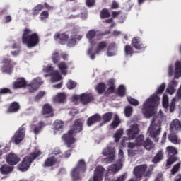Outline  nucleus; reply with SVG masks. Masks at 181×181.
<instances>
[{"instance_id": "obj_1", "label": "nucleus", "mask_w": 181, "mask_h": 181, "mask_svg": "<svg viewBox=\"0 0 181 181\" xmlns=\"http://www.w3.org/2000/svg\"><path fill=\"white\" fill-rule=\"evenodd\" d=\"M166 88V84L162 83L158 88L156 95H151L143 105L142 112L146 117H152L155 114V108L159 105L160 98L158 94H162Z\"/></svg>"}, {"instance_id": "obj_2", "label": "nucleus", "mask_w": 181, "mask_h": 181, "mask_svg": "<svg viewBox=\"0 0 181 181\" xmlns=\"http://www.w3.org/2000/svg\"><path fill=\"white\" fill-rule=\"evenodd\" d=\"M81 131H83V122H81V119H76L71 130L62 136V139L68 148H70L71 145H73L76 142V139L73 137L74 134L81 132Z\"/></svg>"}, {"instance_id": "obj_3", "label": "nucleus", "mask_w": 181, "mask_h": 181, "mask_svg": "<svg viewBox=\"0 0 181 181\" xmlns=\"http://www.w3.org/2000/svg\"><path fill=\"white\" fill-rule=\"evenodd\" d=\"M30 33H32V30H30V29L26 28L24 30V33L22 35L23 44L26 45L29 49H32V47H36V46L40 42L39 35L37 33H33L32 34Z\"/></svg>"}, {"instance_id": "obj_4", "label": "nucleus", "mask_w": 181, "mask_h": 181, "mask_svg": "<svg viewBox=\"0 0 181 181\" xmlns=\"http://www.w3.org/2000/svg\"><path fill=\"white\" fill-rule=\"evenodd\" d=\"M40 155H42V152H40V151L30 153L28 156L23 158L20 164H18V170H21V172H26V170L30 168V165H32L33 160L37 159V158H39Z\"/></svg>"}, {"instance_id": "obj_5", "label": "nucleus", "mask_w": 181, "mask_h": 181, "mask_svg": "<svg viewBox=\"0 0 181 181\" xmlns=\"http://www.w3.org/2000/svg\"><path fill=\"white\" fill-rule=\"evenodd\" d=\"M161 124L162 122H160L156 117H153L151 124L148 128V134L149 136L153 139L154 142H158V141H159L158 136L160 135V130L162 129L160 127Z\"/></svg>"}, {"instance_id": "obj_6", "label": "nucleus", "mask_w": 181, "mask_h": 181, "mask_svg": "<svg viewBox=\"0 0 181 181\" xmlns=\"http://www.w3.org/2000/svg\"><path fill=\"white\" fill-rule=\"evenodd\" d=\"M26 135V127L25 124H23L18 128V129L14 133L13 136L11 137V142L15 144V145H19L25 139Z\"/></svg>"}, {"instance_id": "obj_7", "label": "nucleus", "mask_w": 181, "mask_h": 181, "mask_svg": "<svg viewBox=\"0 0 181 181\" xmlns=\"http://www.w3.org/2000/svg\"><path fill=\"white\" fill-rule=\"evenodd\" d=\"M166 152L168 157L166 161V168L169 169L170 165H173L177 160V156H176L177 155V149H176V147L169 146L166 148Z\"/></svg>"}, {"instance_id": "obj_8", "label": "nucleus", "mask_w": 181, "mask_h": 181, "mask_svg": "<svg viewBox=\"0 0 181 181\" xmlns=\"http://www.w3.org/2000/svg\"><path fill=\"white\" fill-rule=\"evenodd\" d=\"M107 47V42L102 41L98 44L96 50L94 51V46H91L87 51V54L90 56L91 60L95 59V54H100V52H103Z\"/></svg>"}, {"instance_id": "obj_9", "label": "nucleus", "mask_w": 181, "mask_h": 181, "mask_svg": "<svg viewBox=\"0 0 181 181\" xmlns=\"http://www.w3.org/2000/svg\"><path fill=\"white\" fill-rule=\"evenodd\" d=\"M3 66L1 67V71L3 73H6L7 74H11L13 71V67L16 66V62H13L12 59L4 58L3 59Z\"/></svg>"}, {"instance_id": "obj_10", "label": "nucleus", "mask_w": 181, "mask_h": 181, "mask_svg": "<svg viewBox=\"0 0 181 181\" xmlns=\"http://www.w3.org/2000/svg\"><path fill=\"white\" fill-rule=\"evenodd\" d=\"M103 156H107L106 160L107 163H112V162L115 159V148L112 146H108L105 148L103 151Z\"/></svg>"}, {"instance_id": "obj_11", "label": "nucleus", "mask_w": 181, "mask_h": 181, "mask_svg": "<svg viewBox=\"0 0 181 181\" xmlns=\"http://www.w3.org/2000/svg\"><path fill=\"white\" fill-rule=\"evenodd\" d=\"M139 126L138 124H132L129 129L126 130L127 136L128 139L130 140L135 139L136 138V135L139 134Z\"/></svg>"}, {"instance_id": "obj_12", "label": "nucleus", "mask_w": 181, "mask_h": 181, "mask_svg": "<svg viewBox=\"0 0 181 181\" xmlns=\"http://www.w3.org/2000/svg\"><path fill=\"white\" fill-rule=\"evenodd\" d=\"M131 45L136 50H145L148 46L141 40L139 37H134L132 40Z\"/></svg>"}, {"instance_id": "obj_13", "label": "nucleus", "mask_w": 181, "mask_h": 181, "mask_svg": "<svg viewBox=\"0 0 181 181\" xmlns=\"http://www.w3.org/2000/svg\"><path fill=\"white\" fill-rule=\"evenodd\" d=\"M42 84H43L42 79L40 78H36L28 85V88L30 93H35V91H36V90H37V88H39Z\"/></svg>"}, {"instance_id": "obj_14", "label": "nucleus", "mask_w": 181, "mask_h": 181, "mask_svg": "<svg viewBox=\"0 0 181 181\" xmlns=\"http://www.w3.org/2000/svg\"><path fill=\"white\" fill-rule=\"evenodd\" d=\"M105 169L103 166H98L95 168L93 175V181H103V176ZM88 181H93V180H89Z\"/></svg>"}, {"instance_id": "obj_15", "label": "nucleus", "mask_w": 181, "mask_h": 181, "mask_svg": "<svg viewBox=\"0 0 181 181\" xmlns=\"http://www.w3.org/2000/svg\"><path fill=\"white\" fill-rule=\"evenodd\" d=\"M95 98H94V95L91 93H84L81 94V103L83 105H87V104H90V103H93Z\"/></svg>"}, {"instance_id": "obj_16", "label": "nucleus", "mask_w": 181, "mask_h": 181, "mask_svg": "<svg viewBox=\"0 0 181 181\" xmlns=\"http://www.w3.org/2000/svg\"><path fill=\"white\" fill-rule=\"evenodd\" d=\"M6 160L8 165L11 166H15V165H18L19 162H21V158L18 157V155L13 153H10L6 158Z\"/></svg>"}, {"instance_id": "obj_17", "label": "nucleus", "mask_w": 181, "mask_h": 181, "mask_svg": "<svg viewBox=\"0 0 181 181\" xmlns=\"http://www.w3.org/2000/svg\"><path fill=\"white\" fill-rule=\"evenodd\" d=\"M170 131L173 134H177L181 131V122L180 119H175L170 122Z\"/></svg>"}, {"instance_id": "obj_18", "label": "nucleus", "mask_w": 181, "mask_h": 181, "mask_svg": "<svg viewBox=\"0 0 181 181\" xmlns=\"http://www.w3.org/2000/svg\"><path fill=\"white\" fill-rule=\"evenodd\" d=\"M146 165H141L135 167L134 170V175L137 179H141L144 175H145V172H146Z\"/></svg>"}, {"instance_id": "obj_19", "label": "nucleus", "mask_w": 181, "mask_h": 181, "mask_svg": "<svg viewBox=\"0 0 181 181\" xmlns=\"http://www.w3.org/2000/svg\"><path fill=\"white\" fill-rule=\"evenodd\" d=\"M28 86V83L25 78H18L13 83V90H18L19 88H24Z\"/></svg>"}, {"instance_id": "obj_20", "label": "nucleus", "mask_w": 181, "mask_h": 181, "mask_svg": "<svg viewBox=\"0 0 181 181\" xmlns=\"http://www.w3.org/2000/svg\"><path fill=\"white\" fill-rule=\"evenodd\" d=\"M107 83L109 88L105 90V95L108 97L110 94H114V93H115V80L114 78H110L107 80Z\"/></svg>"}, {"instance_id": "obj_21", "label": "nucleus", "mask_w": 181, "mask_h": 181, "mask_svg": "<svg viewBox=\"0 0 181 181\" xmlns=\"http://www.w3.org/2000/svg\"><path fill=\"white\" fill-rule=\"evenodd\" d=\"M42 115H46V118H49V117H54V114L53 113V107L49 104H45L42 107Z\"/></svg>"}, {"instance_id": "obj_22", "label": "nucleus", "mask_w": 181, "mask_h": 181, "mask_svg": "<svg viewBox=\"0 0 181 181\" xmlns=\"http://www.w3.org/2000/svg\"><path fill=\"white\" fill-rule=\"evenodd\" d=\"M101 121V116L100 114L96 113L92 116H90L86 122L88 127H92L94 124H97V122H100Z\"/></svg>"}, {"instance_id": "obj_23", "label": "nucleus", "mask_w": 181, "mask_h": 181, "mask_svg": "<svg viewBox=\"0 0 181 181\" xmlns=\"http://www.w3.org/2000/svg\"><path fill=\"white\" fill-rule=\"evenodd\" d=\"M122 163L117 161V163H114L108 167L107 172L108 173H118V171L122 169Z\"/></svg>"}, {"instance_id": "obj_24", "label": "nucleus", "mask_w": 181, "mask_h": 181, "mask_svg": "<svg viewBox=\"0 0 181 181\" xmlns=\"http://www.w3.org/2000/svg\"><path fill=\"white\" fill-rule=\"evenodd\" d=\"M97 36V32L95 30H89L86 34V37L89 40V43L91 46H95L97 44V42L94 40V37Z\"/></svg>"}, {"instance_id": "obj_25", "label": "nucleus", "mask_w": 181, "mask_h": 181, "mask_svg": "<svg viewBox=\"0 0 181 181\" xmlns=\"http://www.w3.org/2000/svg\"><path fill=\"white\" fill-rule=\"evenodd\" d=\"M21 110V105L18 102H13L10 104L7 109V114H14Z\"/></svg>"}, {"instance_id": "obj_26", "label": "nucleus", "mask_w": 181, "mask_h": 181, "mask_svg": "<svg viewBox=\"0 0 181 181\" xmlns=\"http://www.w3.org/2000/svg\"><path fill=\"white\" fill-rule=\"evenodd\" d=\"M56 163H57V158L55 156H49L45 160L42 166L43 168H50V166H54Z\"/></svg>"}, {"instance_id": "obj_27", "label": "nucleus", "mask_w": 181, "mask_h": 181, "mask_svg": "<svg viewBox=\"0 0 181 181\" xmlns=\"http://www.w3.org/2000/svg\"><path fill=\"white\" fill-rule=\"evenodd\" d=\"M33 127L35 135H39V133L42 132V129L46 127V124L43 121H40L37 124H34Z\"/></svg>"}, {"instance_id": "obj_28", "label": "nucleus", "mask_w": 181, "mask_h": 181, "mask_svg": "<svg viewBox=\"0 0 181 181\" xmlns=\"http://www.w3.org/2000/svg\"><path fill=\"white\" fill-rule=\"evenodd\" d=\"M115 52H117V44H115V42H112L108 45L107 49V56L109 57L115 56Z\"/></svg>"}, {"instance_id": "obj_29", "label": "nucleus", "mask_w": 181, "mask_h": 181, "mask_svg": "<svg viewBox=\"0 0 181 181\" xmlns=\"http://www.w3.org/2000/svg\"><path fill=\"white\" fill-rule=\"evenodd\" d=\"M177 86V81L176 80H173L168 85V87L166 89V92L168 94H174L175 91H176V86Z\"/></svg>"}, {"instance_id": "obj_30", "label": "nucleus", "mask_w": 181, "mask_h": 181, "mask_svg": "<svg viewBox=\"0 0 181 181\" xmlns=\"http://www.w3.org/2000/svg\"><path fill=\"white\" fill-rule=\"evenodd\" d=\"M143 146L144 147V149H146L147 151H151V149H153V148H155V144L149 137H147L144 141Z\"/></svg>"}, {"instance_id": "obj_31", "label": "nucleus", "mask_w": 181, "mask_h": 181, "mask_svg": "<svg viewBox=\"0 0 181 181\" xmlns=\"http://www.w3.org/2000/svg\"><path fill=\"white\" fill-rule=\"evenodd\" d=\"M177 133H170L168 135V140L172 144H174V145H179L180 144L181 141L179 139V137L177 135H176Z\"/></svg>"}, {"instance_id": "obj_32", "label": "nucleus", "mask_w": 181, "mask_h": 181, "mask_svg": "<svg viewBox=\"0 0 181 181\" xmlns=\"http://www.w3.org/2000/svg\"><path fill=\"white\" fill-rule=\"evenodd\" d=\"M83 173L87 170V165H86V161L83 159H81L78 161L76 166L75 167Z\"/></svg>"}, {"instance_id": "obj_33", "label": "nucleus", "mask_w": 181, "mask_h": 181, "mask_svg": "<svg viewBox=\"0 0 181 181\" xmlns=\"http://www.w3.org/2000/svg\"><path fill=\"white\" fill-rule=\"evenodd\" d=\"M13 170V168L8 165H3L0 168L1 175H9Z\"/></svg>"}, {"instance_id": "obj_34", "label": "nucleus", "mask_w": 181, "mask_h": 181, "mask_svg": "<svg viewBox=\"0 0 181 181\" xmlns=\"http://www.w3.org/2000/svg\"><path fill=\"white\" fill-rule=\"evenodd\" d=\"M81 171L78 170L77 168H74L71 171V177L72 178V180H79L80 179V173Z\"/></svg>"}, {"instance_id": "obj_35", "label": "nucleus", "mask_w": 181, "mask_h": 181, "mask_svg": "<svg viewBox=\"0 0 181 181\" xmlns=\"http://www.w3.org/2000/svg\"><path fill=\"white\" fill-rule=\"evenodd\" d=\"M115 94H117L118 97H125V94H127V88H125V86H119L117 90L115 92Z\"/></svg>"}, {"instance_id": "obj_36", "label": "nucleus", "mask_w": 181, "mask_h": 181, "mask_svg": "<svg viewBox=\"0 0 181 181\" xmlns=\"http://www.w3.org/2000/svg\"><path fill=\"white\" fill-rule=\"evenodd\" d=\"M124 50L125 56H130V57H132V56L135 53L133 47L129 45H125Z\"/></svg>"}, {"instance_id": "obj_37", "label": "nucleus", "mask_w": 181, "mask_h": 181, "mask_svg": "<svg viewBox=\"0 0 181 181\" xmlns=\"http://www.w3.org/2000/svg\"><path fill=\"white\" fill-rule=\"evenodd\" d=\"M51 80L52 81L56 82V81H60V80L62 79V75H60V72H59V71L56 70V71H53L52 72H51Z\"/></svg>"}, {"instance_id": "obj_38", "label": "nucleus", "mask_w": 181, "mask_h": 181, "mask_svg": "<svg viewBox=\"0 0 181 181\" xmlns=\"http://www.w3.org/2000/svg\"><path fill=\"white\" fill-rule=\"evenodd\" d=\"M163 159V151L159 150L153 158V163H158Z\"/></svg>"}, {"instance_id": "obj_39", "label": "nucleus", "mask_w": 181, "mask_h": 181, "mask_svg": "<svg viewBox=\"0 0 181 181\" xmlns=\"http://www.w3.org/2000/svg\"><path fill=\"white\" fill-rule=\"evenodd\" d=\"M58 65V68L60 70L62 74H67V69L69 67L67 66V64L64 62H62L59 64H57Z\"/></svg>"}, {"instance_id": "obj_40", "label": "nucleus", "mask_w": 181, "mask_h": 181, "mask_svg": "<svg viewBox=\"0 0 181 181\" xmlns=\"http://www.w3.org/2000/svg\"><path fill=\"white\" fill-rule=\"evenodd\" d=\"M105 88L106 86L104 82H100L95 86V90L98 94H103V93L105 91Z\"/></svg>"}, {"instance_id": "obj_41", "label": "nucleus", "mask_w": 181, "mask_h": 181, "mask_svg": "<svg viewBox=\"0 0 181 181\" xmlns=\"http://www.w3.org/2000/svg\"><path fill=\"white\" fill-rule=\"evenodd\" d=\"M55 103H64L66 101V94L63 93H58L57 95L54 98Z\"/></svg>"}, {"instance_id": "obj_42", "label": "nucleus", "mask_w": 181, "mask_h": 181, "mask_svg": "<svg viewBox=\"0 0 181 181\" xmlns=\"http://www.w3.org/2000/svg\"><path fill=\"white\" fill-rule=\"evenodd\" d=\"M122 135H124V129H117L114 135L115 142H119Z\"/></svg>"}, {"instance_id": "obj_43", "label": "nucleus", "mask_w": 181, "mask_h": 181, "mask_svg": "<svg viewBox=\"0 0 181 181\" xmlns=\"http://www.w3.org/2000/svg\"><path fill=\"white\" fill-rule=\"evenodd\" d=\"M52 59L54 64H59V62L62 59V56H60V54H59V52H54L52 55Z\"/></svg>"}, {"instance_id": "obj_44", "label": "nucleus", "mask_w": 181, "mask_h": 181, "mask_svg": "<svg viewBox=\"0 0 181 181\" xmlns=\"http://www.w3.org/2000/svg\"><path fill=\"white\" fill-rule=\"evenodd\" d=\"M44 6L43 4H37L33 8V13L32 14L34 16H37L39 13H40V11L43 9Z\"/></svg>"}, {"instance_id": "obj_45", "label": "nucleus", "mask_w": 181, "mask_h": 181, "mask_svg": "<svg viewBox=\"0 0 181 181\" xmlns=\"http://www.w3.org/2000/svg\"><path fill=\"white\" fill-rule=\"evenodd\" d=\"M64 122L62 120H56L54 123V129H56L57 131H60V129H63V127H64Z\"/></svg>"}, {"instance_id": "obj_46", "label": "nucleus", "mask_w": 181, "mask_h": 181, "mask_svg": "<svg viewBox=\"0 0 181 181\" xmlns=\"http://www.w3.org/2000/svg\"><path fill=\"white\" fill-rule=\"evenodd\" d=\"M136 145L138 146H143L144 143L145 142V139L144 137V135L140 134L139 135L135 140Z\"/></svg>"}, {"instance_id": "obj_47", "label": "nucleus", "mask_w": 181, "mask_h": 181, "mask_svg": "<svg viewBox=\"0 0 181 181\" xmlns=\"http://www.w3.org/2000/svg\"><path fill=\"white\" fill-rule=\"evenodd\" d=\"M119 124H121V120H119V117H118V115H115V119L110 124V127L115 129V128H118Z\"/></svg>"}, {"instance_id": "obj_48", "label": "nucleus", "mask_w": 181, "mask_h": 181, "mask_svg": "<svg viewBox=\"0 0 181 181\" xmlns=\"http://www.w3.org/2000/svg\"><path fill=\"white\" fill-rule=\"evenodd\" d=\"M124 115L125 117H129L131 115H132V112H134V109L132 106L127 105L124 107Z\"/></svg>"}, {"instance_id": "obj_49", "label": "nucleus", "mask_w": 181, "mask_h": 181, "mask_svg": "<svg viewBox=\"0 0 181 181\" xmlns=\"http://www.w3.org/2000/svg\"><path fill=\"white\" fill-rule=\"evenodd\" d=\"M102 118H103V122H105V124H107V122H110V121H111V119H112V112L105 113L103 115Z\"/></svg>"}, {"instance_id": "obj_50", "label": "nucleus", "mask_w": 181, "mask_h": 181, "mask_svg": "<svg viewBox=\"0 0 181 181\" xmlns=\"http://www.w3.org/2000/svg\"><path fill=\"white\" fill-rule=\"evenodd\" d=\"M111 16V14H110V11H108V9L103 8L100 11V18L101 19H105V18H110Z\"/></svg>"}, {"instance_id": "obj_51", "label": "nucleus", "mask_w": 181, "mask_h": 181, "mask_svg": "<svg viewBox=\"0 0 181 181\" xmlns=\"http://www.w3.org/2000/svg\"><path fill=\"white\" fill-rule=\"evenodd\" d=\"M66 87L68 90H73L77 87V82H74L73 80L70 79L66 83Z\"/></svg>"}, {"instance_id": "obj_52", "label": "nucleus", "mask_w": 181, "mask_h": 181, "mask_svg": "<svg viewBox=\"0 0 181 181\" xmlns=\"http://www.w3.org/2000/svg\"><path fill=\"white\" fill-rule=\"evenodd\" d=\"M69 40V35L66 33L61 34V37L59 39L60 45H66V42Z\"/></svg>"}, {"instance_id": "obj_53", "label": "nucleus", "mask_w": 181, "mask_h": 181, "mask_svg": "<svg viewBox=\"0 0 181 181\" xmlns=\"http://www.w3.org/2000/svg\"><path fill=\"white\" fill-rule=\"evenodd\" d=\"M127 148H131L133 151H135L136 153L139 152V146L136 145L135 143L129 142L128 144Z\"/></svg>"}, {"instance_id": "obj_54", "label": "nucleus", "mask_w": 181, "mask_h": 181, "mask_svg": "<svg viewBox=\"0 0 181 181\" xmlns=\"http://www.w3.org/2000/svg\"><path fill=\"white\" fill-rule=\"evenodd\" d=\"M180 169V163H178L176 165H175L171 169V175H173V176H175V175H176V173L179 172Z\"/></svg>"}, {"instance_id": "obj_55", "label": "nucleus", "mask_w": 181, "mask_h": 181, "mask_svg": "<svg viewBox=\"0 0 181 181\" xmlns=\"http://www.w3.org/2000/svg\"><path fill=\"white\" fill-rule=\"evenodd\" d=\"M44 95H46V92L43 90L40 91L34 98V101H40Z\"/></svg>"}, {"instance_id": "obj_56", "label": "nucleus", "mask_w": 181, "mask_h": 181, "mask_svg": "<svg viewBox=\"0 0 181 181\" xmlns=\"http://www.w3.org/2000/svg\"><path fill=\"white\" fill-rule=\"evenodd\" d=\"M163 107L164 108H168V107H169V98L165 94L163 96Z\"/></svg>"}, {"instance_id": "obj_57", "label": "nucleus", "mask_w": 181, "mask_h": 181, "mask_svg": "<svg viewBox=\"0 0 181 181\" xmlns=\"http://www.w3.org/2000/svg\"><path fill=\"white\" fill-rule=\"evenodd\" d=\"M127 101L129 103L131 104V105H134V107L139 105V102L136 99H134V98H127Z\"/></svg>"}, {"instance_id": "obj_58", "label": "nucleus", "mask_w": 181, "mask_h": 181, "mask_svg": "<svg viewBox=\"0 0 181 181\" xmlns=\"http://www.w3.org/2000/svg\"><path fill=\"white\" fill-rule=\"evenodd\" d=\"M118 158H118L117 162H119L120 163H123L124 160H125V158H124V151H122V149L119 150Z\"/></svg>"}, {"instance_id": "obj_59", "label": "nucleus", "mask_w": 181, "mask_h": 181, "mask_svg": "<svg viewBox=\"0 0 181 181\" xmlns=\"http://www.w3.org/2000/svg\"><path fill=\"white\" fill-rule=\"evenodd\" d=\"M128 175L127 173H124L123 175H121L120 176L117 177L116 179L112 180V181H125L127 180ZM107 181V179L105 180Z\"/></svg>"}, {"instance_id": "obj_60", "label": "nucleus", "mask_w": 181, "mask_h": 181, "mask_svg": "<svg viewBox=\"0 0 181 181\" xmlns=\"http://www.w3.org/2000/svg\"><path fill=\"white\" fill-rule=\"evenodd\" d=\"M77 43V41L74 40V37H72V36L71 37V39H69L68 40V42H67V46L68 47H74V46H76Z\"/></svg>"}, {"instance_id": "obj_61", "label": "nucleus", "mask_w": 181, "mask_h": 181, "mask_svg": "<svg viewBox=\"0 0 181 181\" xmlns=\"http://www.w3.org/2000/svg\"><path fill=\"white\" fill-rule=\"evenodd\" d=\"M40 18L41 21H45V19H47L49 18V11H44L41 12L40 15Z\"/></svg>"}, {"instance_id": "obj_62", "label": "nucleus", "mask_w": 181, "mask_h": 181, "mask_svg": "<svg viewBox=\"0 0 181 181\" xmlns=\"http://www.w3.org/2000/svg\"><path fill=\"white\" fill-rule=\"evenodd\" d=\"M0 94L4 95V94H12V90L8 88H4L0 89Z\"/></svg>"}, {"instance_id": "obj_63", "label": "nucleus", "mask_w": 181, "mask_h": 181, "mask_svg": "<svg viewBox=\"0 0 181 181\" xmlns=\"http://www.w3.org/2000/svg\"><path fill=\"white\" fill-rule=\"evenodd\" d=\"M132 8V5L129 1L126 2L124 5V9H125L126 12H129Z\"/></svg>"}, {"instance_id": "obj_64", "label": "nucleus", "mask_w": 181, "mask_h": 181, "mask_svg": "<svg viewBox=\"0 0 181 181\" xmlns=\"http://www.w3.org/2000/svg\"><path fill=\"white\" fill-rule=\"evenodd\" d=\"M86 4L88 8H91L95 5V0H86Z\"/></svg>"}]
</instances>
